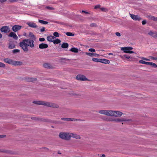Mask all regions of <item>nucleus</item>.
Listing matches in <instances>:
<instances>
[{
    "label": "nucleus",
    "mask_w": 157,
    "mask_h": 157,
    "mask_svg": "<svg viewBox=\"0 0 157 157\" xmlns=\"http://www.w3.org/2000/svg\"><path fill=\"white\" fill-rule=\"evenodd\" d=\"M82 13H84L86 14H89L90 13L89 12H86V11H85L84 10H82Z\"/></svg>",
    "instance_id": "60"
},
{
    "label": "nucleus",
    "mask_w": 157,
    "mask_h": 157,
    "mask_svg": "<svg viewBox=\"0 0 157 157\" xmlns=\"http://www.w3.org/2000/svg\"><path fill=\"white\" fill-rule=\"evenodd\" d=\"M100 9L101 10V11H103L106 12V11H108L107 9L106 8H105L102 7V8H101Z\"/></svg>",
    "instance_id": "49"
},
{
    "label": "nucleus",
    "mask_w": 157,
    "mask_h": 157,
    "mask_svg": "<svg viewBox=\"0 0 157 157\" xmlns=\"http://www.w3.org/2000/svg\"><path fill=\"white\" fill-rule=\"evenodd\" d=\"M140 63L145 64L148 65L149 62H146L143 60H140L139 61Z\"/></svg>",
    "instance_id": "32"
},
{
    "label": "nucleus",
    "mask_w": 157,
    "mask_h": 157,
    "mask_svg": "<svg viewBox=\"0 0 157 157\" xmlns=\"http://www.w3.org/2000/svg\"><path fill=\"white\" fill-rule=\"evenodd\" d=\"M9 36L10 37H13L14 39L17 40L18 37L15 33L11 32L9 34Z\"/></svg>",
    "instance_id": "16"
},
{
    "label": "nucleus",
    "mask_w": 157,
    "mask_h": 157,
    "mask_svg": "<svg viewBox=\"0 0 157 157\" xmlns=\"http://www.w3.org/2000/svg\"><path fill=\"white\" fill-rule=\"evenodd\" d=\"M21 28V26L15 25L12 27V29L13 32H16L20 30Z\"/></svg>",
    "instance_id": "8"
},
{
    "label": "nucleus",
    "mask_w": 157,
    "mask_h": 157,
    "mask_svg": "<svg viewBox=\"0 0 157 157\" xmlns=\"http://www.w3.org/2000/svg\"><path fill=\"white\" fill-rule=\"evenodd\" d=\"M121 57L122 59H123L124 57L128 59H129V61H132V59H133L132 57H130L129 56L127 55H124L123 56H121Z\"/></svg>",
    "instance_id": "22"
},
{
    "label": "nucleus",
    "mask_w": 157,
    "mask_h": 157,
    "mask_svg": "<svg viewBox=\"0 0 157 157\" xmlns=\"http://www.w3.org/2000/svg\"><path fill=\"white\" fill-rule=\"evenodd\" d=\"M101 6L100 5H96L94 7V9H97V8H100Z\"/></svg>",
    "instance_id": "51"
},
{
    "label": "nucleus",
    "mask_w": 157,
    "mask_h": 157,
    "mask_svg": "<svg viewBox=\"0 0 157 157\" xmlns=\"http://www.w3.org/2000/svg\"><path fill=\"white\" fill-rule=\"evenodd\" d=\"M59 136L62 139L69 140H71V133L61 132L59 134Z\"/></svg>",
    "instance_id": "2"
},
{
    "label": "nucleus",
    "mask_w": 157,
    "mask_h": 157,
    "mask_svg": "<svg viewBox=\"0 0 157 157\" xmlns=\"http://www.w3.org/2000/svg\"><path fill=\"white\" fill-rule=\"evenodd\" d=\"M46 8L48 9L51 10H54V8L53 7H49V6H47L46 7Z\"/></svg>",
    "instance_id": "53"
},
{
    "label": "nucleus",
    "mask_w": 157,
    "mask_h": 157,
    "mask_svg": "<svg viewBox=\"0 0 157 157\" xmlns=\"http://www.w3.org/2000/svg\"><path fill=\"white\" fill-rule=\"evenodd\" d=\"M53 35L56 37H59V33L56 32L54 33Z\"/></svg>",
    "instance_id": "44"
},
{
    "label": "nucleus",
    "mask_w": 157,
    "mask_h": 157,
    "mask_svg": "<svg viewBox=\"0 0 157 157\" xmlns=\"http://www.w3.org/2000/svg\"><path fill=\"white\" fill-rule=\"evenodd\" d=\"M22 64V63L21 62L13 60L12 65L14 66L21 65Z\"/></svg>",
    "instance_id": "19"
},
{
    "label": "nucleus",
    "mask_w": 157,
    "mask_h": 157,
    "mask_svg": "<svg viewBox=\"0 0 157 157\" xmlns=\"http://www.w3.org/2000/svg\"><path fill=\"white\" fill-rule=\"evenodd\" d=\"M15 47V45L13 44H10L9 48L10 49H13Z\"/></svg>",
    "instance_id": "36"
},
{
    "label": "nucleus",
    "mask_w": 157,
    "mask_h": 157,
    "mask_svg": "<svg viewBox=\"0 0 157 157\" xmlns=\"http://www.w3.org/2000/svg\"><path fill=\"white\" fill-rule=\"evenodd\" d=\"M150 19L154 21H157V18L153 16H151L150 17Z\"/></svg>",
    "instance_id": "43"
},
{
    "label": "nucleus",
    "mask_w": 157,
    "mask_h": 157,
    "mask_svg": "<svg viewBox=\"0 0 157 157\" xmlns=\"http://www.w3.org/2000/svg\"><path fill=\"white\" fill-rule=\"evenodd\" d=\"M115 118H110L106 119L105 120L109 121H113L115 122Z\"/></svg>",
    "instance_id": "40"
},
{
    "label": "nucleus",
    "mask_w": 157,
    "mask_h": 157,
    "mask_svg": "<svg viewBox=\"0 0 157 157\" xmlns=\"http://www.w3.org/2000/svg\"><path fill=\"white\" fill-rule=\"evenodd\" d=\"M148 34L152 36V37H153L154 38H157V32H153L152 31H150L148 33Z\"/></svg>",
    "instance_id": "12"
},
{
    "label": "nucleus",
    "mask_w": 157,
    "mask_h": 157,
    "mask_svg": "<svg viewBox=\"0 0 157 157\" xmlns=\"http://www.w3.org/2000/svg\"><path fill=\"white\" fill-rule=\"evenodd\" d=\"M142 59L144 60H146V61H149L150 60V59H148L145 58L144 57H142Z\"/></svg>",
    "instance_id": "59"
},
{
    "label": "nucleus",
    "mask_w": 157,
    "mask_h": 157,
    "mask_svg": "<svg viewBox=\"0 0 157 157\" xmlns=\"http://www.w3.org/2000/svg\"><path fill=\"white\" fill-rule=\"evenodd\" d=\"M4 61L7 63L12 65L13 60L8 58L4 59H3Z\"/></svg>",
    "instance_id": "18"
},
{
    "label": "nucleus",
    "mask_w": 157,
    "mask_h": 157,
    "mask_svg": "<svg viewBox=\"0 0 157 157\" xmlns=\"http://www.w3.org/2000/svg\"><path fill=\"white\" fill-rule=\"evenodd\" d=\"M2 37V34L0 33V38H1Z\"/></svg>",
    "instance_id": "64"
},
{
    "label": "nucleus",
    "mask_w": 157,
    "mask_h": 157,
    "mask_svg": "<svg viewBox=\"0 0 157 157\" xmlns=\"http://www.w3.org/2000/svg\"><path fill=\"white\" fill-rule=\"evenodd\" d=\"M31 119L33 120H34L36 121H47L48 120L45 119H42L41 118H39L36 117H32Z\"/></svg>",
    "instance_id": "13"
},
{
    "label": "nucleus",
    "mask_w": 157,
    "mask_h": 157,
    "mask_svg": "<svg viewBox=\"0 0 157 157\" xmlns=\"http://www.w3.org/2000/svg\"><path fill=\"white\" fill-rule=\"evenodd\" d=\"M124 51V52L125 53H133L134 52L131 51H130V50H123Z\"/></svg>",
    "instance_id": "38"
},
{
    "label": "nucleus",
    "mask_w": 157,
    "mask_h": 157,
    "mask_svg": "<svg viewBox=\"0 0 157 157\" xmlns=\"http://www.w3.org/2000/svg\"><path fill=\"white\" fill-rule=\"evenodd\" d=\"M123 114V113L117 111H113L112 110V116L115 117H121Z\"/></svg>",
    "instance_id": "4"
},
{
    "label": "nucleus",
    "mask_w": 157,
    "mask_h": 157,
    "mask_svg": "<svg viewBox=\"0 0 157 157\" xmlns=\"http://www.w3.org/2000/svg\"><path fill=\"white\" fill-rule=\"evenodd\" d=\"M70 51L72 52H75V53H77L78 52V49L76 48H71Z\"/></svg>",
    "instance_id": "29"
},
{
    "label": "nucleus",
    "mask_w": 157,
    "mask_h": 157,
    "mask_svg": "<svg viewBox=\"0 0 157 157\" xmlns=\"http://www.w3.org/2000/svg\"><path fill=\"white\" fill-rule=\"evenodd\" d=\"M55 37L52 36H49L47 37V40L49 41H53Z\"/></svg>",
    "instance_id": "24"
},
{
    "label": "nucleus",
    "mask_w": 157,
    "mask_h": 157,
    "mask_svg": "<svg viewBox=\"0 0 157 157\" xmlns=\"http://www.w3.org/2000/svg\"><path fill=\"white\" fill-rule=\"evenodd\" d=\"M69 94L71 95L74 96H77L79 95L78 94H77L76 92L74 91L71 92Z\"/></svg>",
    "instance_id": "31"
},
{
    "label": "nucleus",
    "mask_w": 157,
    "mask_h": 157,
    "mask_svg": "<svg viewBox=\"0 0 157 157\" xmlns=\"http://www.w3.org/2000/svg\"><path fill=\"white\" fill-rule=\"evenodd\" d=\"M133 48L132 47H121V50H131Z\"/></svg>",
    "instance_id": "26"
},
{
    "label": "nucleus",
    "mask_w": 157,
    "mask_h": 157,
    "mask_svg": "<svg viewBox=\"0 0 157 157\" xmlns=\"http://www.w3.org/2000/svg\"><path fill=\"white\" fill-rule=\"evenodd\" d=\"M89 51L91 52H94L95 51V50L94 48H90L89 49Z\"/></svg>",
    "instance_id": "50"
},
{
    "label": "nucleus",
    "mask_w": 157,
    "mask_h": 157,
    "mask_svg": "<svg viewBox=\"0 0 157 157\" xmlns=\"http://www.w3.org/2000/svg\"><path fill=\"white\" fill-rule=\"evenodd\" d=\"M0 152H4L5 153H10V151L6 150H4L0 149Z\"/></svg>",
    "instance_id": "39"
},
{
    "label": "nucleus",
    "mask_w": 157,
    "mask_h": 157,
    "mask_svg": "<svg viewBox=\"0 0 157 157\" xmlns=\"http://www.w3.org/2000/svg\"><path fill=\"white\" fill-rule=\"evenodd\" d=\"M148 65L151 66L155 68L157 67V65L156 64L151 62H149Z\"/></svg>",
    "instance_id": "30"
},
{
    "label": "nucleus",
    "mask_w": 157,
    "mask_h": 157,
    "mask_svg": "<svg viewBox=\"0 0 157 157\" xmlns=\"http://www.w3.org/2000/svg\"><path fill=\"white\" fill-rule=\"evenodd\" d=\"M20 52V50L18 49H15L13 50V53H16Z\"/></svg>",
    "instance_id": "47"
},
{
    "label": "nucleus",
    "mask_w": 157,
    "mask_h": 157,
    "mask_svg": "<svg viewBox=\"0 0 157 157\" xmlns=\"http://www.w3.org/2000/svg\"><path fill=\"white\" fill-rule=\"evenodd\" d=\"M151 59L153 60H155L157 59V57H155L153 56H150V57Z\"/></svg>",
    "instance_id": "54"
},
{
    "label": "nucleus",
    "mask_w": 157,
    "mask_h": 157,
    "mask_svg": "<svg viewBox=\"0 0 157 157\" xmlns=\"http://www.w3.org/2000/svg\"><path fill=\"white\" fill-rule=\"evenodd\" d=\"M0 31L4 33H9L10 31V29L8 26H4L0 29Z\"/></svg>",
    "instance_id": "7"
},
{
    "label": "nucleus",
    "mask_w": 157,
    "mask_h": 157,
    "mask_svg": "<svg viewBox=\"0 0 157 157\" xmlns=\"http://www.w3.org/2000/svg\"><path fill=\"white\" fill-rule=\"evenodd\" d=\"M92 60L94 62H100V59L93 58L92 59Z\"/></svg>",
    "instance_id": "37"
},
{
    "label": "nucleus",
    "mask_w": 157,
    "mask_h": 157,
    "mask_svg": "<svg viewBox=\"0 0 157 157\" xmlns=\"http://www.w3.org/2000/svg\"><path fill=\"white\" fill-rule=\"evenodd\" d=\"M27 24L30 27L33 28H36L37 27V26L36 24L34 22H28Z\"/></svg>",
    "instance_id": "15"
},
{
    "label": "nucleus",
    "mask_w": 157,
    "mask_h": 157,
    "mask_svg": "<svg viewBox=\"0 0 157 157\" xmlns=\"http://www.w3.org/2000/svg\"><path fill=\"white\" fill-rule=\"evenodd\" d=\"M131 17L134 21H140L142 20V18L138 15H135L134 14H129Z\"/></svg>",
    "instance_id": "3"
},
{
    "label": "nucleus",
    "mask_w": 157,
    "mask_h": 157,
    "mask_svg": "<svg viewBox=\"0 0 157 157\" xmlns=\"http://www.w3.org/2000/svg\"><path fill=\"white\" fill-rule=\"evenodd\" d=\"M29 36L32 39L31 40H32L34 41L36 39V38L35 37L34 35L31 32H30L29 33Z\"/></svg>",
    "instance_id": "25"
},
{
    "label": "nucleus",
    "mask_w": 157,
    "mask_h": 157,
    "mask_svg": "<svg viewBox=\"0 0 157 157\" xmlns=\"http://www.w3.org/2000/svg\"><path fill=\"white\" fill-rule=\"evenodd\" d=\"M122 121H132V120L127 119L124 118H122Z\"/></svg>",
    "instance_id": "45"
},
{
    "label": "nucleus",
    "mask_w": 157,
    "mask_h": 157,
    "mask_svg": "<svg viewBox=\"0 0 157 157\" xmlns=\"http://www.w3.org/2000/svg\"><path fill=\"white\" fill-rule=\"evenodd\" d=\"M26 80L28 82H34L36 81L37 79L36 78H34L28 77L26 78Z\"/></svg>",
    "instance_id": "23"
},
{
    "label": "nucleus",
    "mask_w": 157,
    "mask_h": 157,
    "mask_svg": "<svg viewBox=\"0 0 157 157\" xmlns=\"http://www.w3.org/2000/svg\"><path fill=\"white\" fill-rule=\"evenodd\" d=\"M76 79L79 80L81 81H87L88 80V79L86 77L83 75H77L76 77Z\"/></svg>",
    "instance_id": "5"
},
{
    "label": "nucleus",
    "mask_w": 157,
    "mask_h": 157,
    "mask_svg": "<svg viewBox=\"0 0 157 157\" xmlns=\"http://www.w3.org/2000/svg\"><path fill=\"white\" fill-rule=\"evenodd\" d=\"M45 31V28L44 27H43L41 29H40V31L41 32H43Z\"/></svg>",
    "instance_id": "57"
},
{
    "label": "nucleus",
    "mask_w": 157,
    "mask_h": 157,
    "mask_svg": "<svg viewBox=\"0 0 157 157\" xmlns=\"http://www.w3.org/2000/svg\"><path fill=\"white\" fill-rule=\"evenodd\" d=\"M115 34L116 35L118 36H121V34L119 32H116Z\"/></svg>",
    "instance_id": "55"
},
{
    "label": "nucleus",
    "mask_w": 157,
    "mask_h": 157,
    "mask_svg": "<svg viewBox=\"0 0 157 157\" xmlns=\"http://www.w3.org/2000/svg\"><path fill=\"white\" fill-rule=\"evenodd\" d=\"M38 21L40 23H41V24H47L48 23V22L47 21H45L43 20H40V19L38 20Z\"/></svg>",
    "instance_id": "33"
},
{
    "label": "nucleus",
    "mask_w": 157,
    "mask_h": 157,
    "mask_svg": "<svg viewBox=\"0 0 157 157\" xmlns=\"http://www.w3.org/2000/svg\"><path fill=\"white\" fill-rule=\"evenodd\" d=\"M122 118H115V122H122Z\"/></svg>",
    "instance_id": "42"
},
{
    "label": "nucleus",
    "mask_w": 157,
    "mask_h": 157,
    "mask_svg": "<svg viewBox=\"0 0 157 157\" xmlns=\"http://www.w3.org/2000/svg\"><path fill=\"white\" fill-rule=\"evenodd\" d=\"M43 66L44 68H53V66L50 64L48 63H44L43 65Z\"/></svg>",
    "instance_id": "14"
},
{
    "label": "nucleus",
    "mask_w": 157,
    "mask_h": 157,
    "mask_svg": "<svg viewBox=\"0 0 157 157\" xmlns=\"http://www.w3.org/2000/svg\"><path fill=\"white\" fill-rule=\"evenodd\" d=\"M71 137L77 140H80L81 139V137L79 135L75 133H71Z\"/></svg>",
    "instance_id": "9"
},
{
    "label": "nucleus",
    "mask_w": 157,
    "mask_h": 157,
    "mask_svg": "<svg viewBox=\"0 0 157 157\" xmlns=\"http://www.w3.org/2000/svg\"><path fill=\"white\" fill-rule=\"evenodd\" d=\"M61 41L59 39H56L53 41L54 44H58L60 43Z\"/></svg>",
    "instance_id": "35"
},
{
    "label": "nucleus",
    "mask_w": 157,
    "mask_h": 157,
    "mask_svg": "<svg viewBox=\"0 0 157 157\" xmlns=\"http://www.w3.org/2000/svg\"><path fill=\"white\" fill-rule=\"evenodd\" d=\"M86 54L90 57H97L99 55L96 53H93L90 52H86Z\"/></svg>",
    "instance_id": "17"
},
{
    "label": "nucleus",
    "mask_w": 157,
    "mask_h": 157,
    "mask_svg": "<svg viewBox=\"0 0 157 157\" xmlns=\"http://www.w3.org/2000/svg\"><path fill=\"white\" fill-rule=\"evenodd\" d=\"M6 136L5 135H0V138L5 137Z\"/></svg>",
    "instance_id": "58"
},
{
    "label": "nucleus",
    "mask_w": 157,
    "mask_h": 157,
    "mask_svg": "<svg viewBox=\"0 0 157 157\" xmlns=\"http://www.w3.org/2000/svg\"><path fill=\"white\" fill-rule=\"evenodd\" d=\"M61 59L62 60H69V59H65V58H63V59Z\"/></svg>",
    "instance_id": "62"
},
{
    "label": "nucleus",
    "mask_w": 157,
    "mask_h": 157,
    "mask_svg": "<svg viewBox=\"0 0 157 157\" xmlns=\"http://www.w3.org/2000/svg\"><path fill=\"white\" fill-rule=\"evenodd\" d=\"M43 101H33V103L34 104L42 105Z\"/></svg>",
    "instance_id": "28"
},
{
    "label": "nucleus",
    "mask_w": 157,
    "mask_h": 157,
    "mask_svg": "<svg viewBox=\"0 0 157 157\" xmlns=\"http://www.w3.org/2000/svg\"><path fill=\"white\" fill-rule=\"evenodd\" d=\"M100 62L105 64H109L110 61L109 60L105 59H100Z\"/></svg>",
    "instance_id": "21"
},
{
    "label": "nucleus",
    "mask_w": 157,
    "mask_h": 157,
    "mask_svg": "<svg viewBox=\"0 0 157 157\" xmlns=\"http://www.w3.org/2000/svg\"><path fill=\"white\" fill-rule=\"evenodd\" d=\"M48 47V45L46 44L41 43L39 45V48L40 49H45Z\"/></svg>",
    "instance_id": "11"
},
{
    "label": "nucleus",
    "mask_w": 157,
    "mask_h": 157,
    "mask_svg": "<svg viewBox=\"0 0 157 157\" xmlns=\"http://www.w3.org/2000/svg\"><path fill=\"white\" fill-rule=\"evenodd\" d=\"M69 45L67 43H63L61 47L63 48H66L68 47Z\"/></svg>",
    "instance_id": "27"
},
{
    "label": "nucleus",
    "mask_w": 157,
    "mask_h": 157,
    "mask_svg": "<svg viewBox=\"0 0 157 157\" xmlns=\"http://www.w3.org/2000/svg\"><path fill=\"white\" fill-rule=\"evenodd\" d=\"M142 24L143 25H145L146 23V20H144L142 22Z\"/></svg>",
    "instance_id": "56"
},
{
    "label": "nucleus",
    "mask_w": 157,
    "mask_h": 157,
    "mask_svg": "<svg viewBox=\"0 0 157 157\" xmlns=\"http://www.w3.org/2000/svg\"><path fill=\"white\" fill-rule=\"evenodd\" d=\"M105 110H101L98 111V113L101 114H104Z\"/></svg>",
    "instance_id": "46"
},
{
    "label": "nucleus",
    "mask_w": 157,
    "mask_h": 157,
    "mask_svg": "<svg viewBox=\"0 0 157 157\" xmlns=\"http://www.w3.org/2000/svg\"><path fill=\"white\" fill-rule=\"evenodd\" d=\"M7 0H0V2H3L6 1Z\"/></svg>",
    "instance_id": "61"
},
{
    "label": "nucleus",
    "mask_w": 157,
    "mask_h": 157,
    "mask_svg": "<svg viewBox=\"0 0 157 157\" xmlns=\"http://www.w3.org/2000/svg\"><path fill=\"white\" fill-rule=\"evenodd\" d=\"M61 119L62 120L64 121H83V120H81V119H76L75 118H62Z\"/></svg>",
    "instance_id": "6"
},
{
    "label": "nucleus",
    "mask_w": 157,
    "mask_h": 157,
    "mask_svg": "<svg viewBox=\"0 0 157 157\" xmlns=\"http://www.w3.org/2000/svg\"><path fill=\"white\" fill-rule=\"evenodd\" d=\"M66 34L68 36H73L74 35V34H73L71 33L67 32L66 33Z\"/></svg>",
    "instance_id": "41"
},
{
    "label": "nucleus",
    "mask_w": 157,
    "mask_h": 157,
    "mask_svg": "<svg viewBox=\"0 0 157 157\" xmlns=\"http://www.w3.org/2000/svg\"><path fill=\"white\" fill-rule=\"evenodd\" d=\"M105 155L103 154L102 155L101 157H105Z\"/></svg>",
    "instance_id": "63"
},
{
    "label": "nucleus",
    "mask_w": 157,
    "mask_h": 157,
    "mask_svg": "<svg viewBox=\"0 0 157 157\" xmlns=\"http://www.w3.org/2000/svg\"><path fill=\"white\" fill-rule=\"evenodd\" d=\"M49 102L43 101L42 105L48 107Z\"/></svg>",
    "instance_id": "34"
},
{
    "label": "nucleus",
    "mask_w": 157,
    "mask_h": 157,
    "mask_svg": "<svg viewBox=\"0 0 157 157\" xmlns=\"http://www.w3.org/2000/svg\"><path fill=\"white\" fill-rule=\"evenodd\" d=\"M34 41L32 40L25 39L23 40L19 43V46L25 52H27L29 51V47L32 48L34 47Z\"/></svg>",
    "instance_id": "1"
},
{
    "label": "nucleus",
    "mask_w": 157,
    "mask_h": 157,
    "mask_svg": "<svg viewBox=\"0 0 157 157\" xmlns=\"http://www.w3.org/2000/svg\"><path fill=\"white\" fill-rule=\"evenodd\" d=\"M48 107H50L53 108H59V106L58 105L51 102H49Z\"/></svg>",
    "instance_id": "10"
},
{
    "label": "nucleus",
    "mask_w": 157,
    "mask_h": 157,
    "mask_svg": "<svg viewBox=\"0 0 157 157\" xmlns=\"http://www.w3.org/2000/svg\"><path fill=\"white\" fill-rule=\"evenodd\" d=\"M39 41L41 42L44 41L45 40V39L44 38H40L39 39Z\"/></svg>",
    "instance_id": "52"
},
{
    "label": "nucleus",
    "mask_w": 157,
    "mask_h": 157,
    "mask_svg": "<svg viewBox=\"0 0 157 157\" xmlns=\"http://www.w3.org/2000/svg\"><path fill=\"white\" fill-rule=\"evenodd\" d=\"M6 66L4 63L0 62V67H5Z\"/></svg>",
    "instance_id": "48"
},
{
    "label": "nucleus",
    "mask_w": 157,
    "mask_h": 157,
    "mask_svg": "<svg viewBox=\"0 0 157 157\" xmlns=\"http://www.w3.org/2000/svg\"><path fill=\"white\" fill-rule=\"evenodd\" d=\"M104 115H105L107 116H112V110H105Z\"/></svg>",
    "instance_id": "20"
}]
</instances>
